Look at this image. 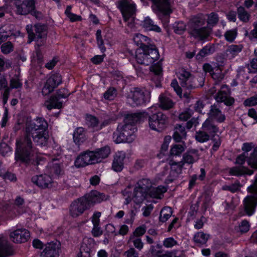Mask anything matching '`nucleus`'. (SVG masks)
Here are the masks:
<instances>
[{"label": "nucleus", "mask_w": 257, "mask_h": 257, "mask_svg": "<svg viewBox=\"0 0 257 257\" xmlns=\"http://www.w3.org/2000/svg\"><path fill=\"white\" fill-rule=\"evenodd\" d=\"M47 127V122L42 118L27 121L25 136L16 142L15 160L17 162L34 165L40 164L41 157L33 147L31 137L37 145L47 146L49 139Z\"/></svg>", "instance_id": "f257e3e1"}, {"label": "nucleus", "mask_w": 257, "mask_h": 257, "mask_svg": "<svg viewBox=\"0 0 257 257\" xmlns=\"http://www.w3.org/2000/svg\"><path fill=\"white\" fill-rule=\"evenodd\" d=\"M145 112H138L127 115L122 123L118 125L116 131L113 133V139L116 143H132L135 139L136 128L135 122L145 116Z\"/></svg>", "instance_id": "f03ea898"}, {"label": "nucleus", "mask_w": 257, "mask_h": 257, "mask_svg": "<svg viewBox=\"0 0 257 257\" xmlns=\"http://www.w3.org/2000/svg\"><path fill=\"white\" fill-rule=\"evenodd\" d=\"M110 153V149L108 146L98 148L94 151H87L81 153L75 161L77 168L84 167L87 165L99 163L107 158Z\"/></svg>", "instance_id": "7ed1b4c3"}, {"label": "nucleus", "mask_w": 257, "mask_h": 257, "mask_svg": "<svg viewBox=\"0 0 257 257\" xmlns=\"http://www.w3.org/2000/svg\"><path fill=\"white\" fill-rule=\"evenodd\" d=\"M151 186V182L148 179H143L138 181L134 192H132V188L127 187L123 191V195L125 197V204H129L133 201L136 204H141L149 196V189Z\"/></svg>", "instance_id": "20e7f679"}, {"label": "nucleus", "mask_w": 257, "mask_h": 257, "mask_svg": "<svg viewBox=\"0 0 257 257\" xmlns=\"http://www.w3.org/2000/svg\"><path fill=\"white\" fill-rule=\"evenodd\" d=\"M247 195L242 201L243 210L240 215L252 216L255 213L257 207V176L252 184L247 188Z\"/></svg>", "instance_id": "39448f33"}, {"label": "nucleus", "mask_w": 257, "mask_h": 257, "mask_svg": "<svg viewBox=\"0 0 257 257\" xmlns=\"http://www.w3.org/2000/svg\"><path fill=\"white\" fill-rule=\"evenodd\" d=\"M148 124L150 128L157 132L163 131L167 125V117L158 109L157 105L148 109Z\"/></svg>", "instance_id": "423d86ee"}, {"label": "nucleus", "mask_w": 257, "mask_h": 257, "mask_svg": "<svg viewBox=\"0 0 257 257\" xmlns=\"http://www.w3.org/2000/svg\"><path fill=\"white\" fill-rule=\"evenodd\" d=\"M205 18L199 15L193 18L188 23L189 33L195 38L203 40L207 38L211 32L210 28L202 27L205 24Z\"/></svg>", "instance_id": "0eeeda50"}, {"label": "nucleus", "mask_w": 257, "mask_h": 257, "mask_svg": "<svg viewBox=\"0 0 257 257\" xmlns=\"http://www.w3.org/2000/svg\"><path fill=\"white\" fill-rule=\"evenodd\" d=\"M158 50L154 46H143L137 49L136 58L138 63L149 65L159 58Z\"/></svg>", "instance_id": "6e6552de"}, {"label": "nucleus", "mask_w": 257, "mask_h": 257, "mask_svg": "<svg viewBox=\"0 0 257 257\" xmlns=\"http://www.w3.org/2000/svg\"><path fill=\"white\" fill-rule=\"evenodd\" d=\"M150 98L151 92L149 90L134 88L127 96V102L132 106L142 105L150 101Z\"/></svg>", "instance_id": "1a4fd4ad"}, {"label": "nucleus", "mask_w": 257, "mask_h": 257, "mask_svg": "<svg viewBox=\"0 0 257 257\" xmlns=\"http://www.w3.org/2000/svg\"><path fill=\"white\" fill-rule=\"evenodd\" d=\"M225 119V115L218 108L215 106H211L208 113V118L203 123L202 128L210 134L215 133L218 131V128L212 123V121L222 122Z\"/></svg>", "instance_id": "9d476101"}, {"label": "nucleus", "mask_w": 257, "mask_h": 257, "mask_svg": "<svg viewBox=\"0 0 257 257\" xmlns=\"http://www.w3.org/2000/svg\"><path fill=\"white\" fill-rule=\"evenodd\" d=\"M117 8L120 10L124 21L128 23V26L133 27L132 22L134 20V15L135 13V5L131 0H120L117 4Z\"/></svg>", "instance_id": "9b49d317"}, {"label": "nucleus", "mask_w": 257, "mask_h": 257, "mask_svg": "<svg viewBox=\"0 0 257 257\" xmlns=\"http://www.w3.org/2000/svg\"><path fill=\"white\" fill-rule=\"evenodd\" d=\"M183 163L174 162L171 164L170 170L165 169L164 172L159 175V179L165 183H169L174 180L179 174L181 172Z\"/></svg>", "instance_id": "f8f14e48"}, {"label": "nucleus", "mask_w": 257, "mask_h": 257, "mask_svg": "<svg viewBox=\"0 0 257 257\" xmlns=\"http://www.w3.org/2000/svg\"><path fill=\"white\" fill-rule=\"evenodd\" d=\"M26 30L29 35V43L35 39L37 42L39 43V40L41 39V42H44V38L47 35L46 27L42 25L37 24L35 26V34L33 30V27L31 25H28Z\"/></svg>", "instance_id": "ddd939ff"}, {"label": "nucleus", "mask_w": 257, "mask_h": 257, "mask_svg": "<svg viewBox=\"0 0 257 257\" xmlns=\"http://www.w3.org/2000/svg\"><path fill=\"white\" fill-rule=\"evenodd\" d=\"M70 94L66 89H60L57 92L56 96L51 97L45 102V105L49 110L53 108L60 109L62 107L63 102L60 101V99L66 98L69 96Z\"/></svg>", "instance_id": "4468645a"}, {"label": "nucleus", "mask_w": 257, "mask_h": 257, "mask_svg": "<svg viewBox=\"0 0 257 257\" xmlns=\"http://www.w3.org/2000/svg\"><path fill=\"white\" fill-rule=\"evenodd\" d=\"M153 10L155 13H161L164 15L165 21L163 22L165 27L167 26L169 22L168 14L171 12V9L169 0H152Z\"/></svg>", "instance_id": "2eb2a0df"}, {"label": "nucleus", "mask_w": 257, "mask_h": 257, "mask_svg": "<svg viewBox=\"0 0 257 257\" xmlns=\"http://www.w3.org/2000/svg\"><path fill=\"white\" fill-rule=\"evenodd\" d=\"M62 82L61 76L59 74H55L50 76L47 80L42 89V94L47 95L53 92L54 89Z\"/></svg>", "instance_id": "dca6fc26"}, {"label": "nucleus", "mask_w": 257, "mask_h": 257, "mask_svg": "<svg viewBox=\"0 0 257 257\" xmlns=\"http://www.w3.org/2000/svg\"><path fill=\"white\" fill-rule=\"evenodd\" d=\"M89 207L85 198H80L74 201L70 207V213L73 217H78L83 213V212Z\"/></svg>", "instance_id": "f3484780"}, {"label": "nucleus", "mask_w": 257, "mask_h": 257, "mask_svg": "<svg viewBox=\"0 0 257 257\" xmlns=\"http://www.w3.org/2000/svg\"><path fill=\"white\" fill-rule=\"evenodd\" d=\"M11 239L15 243H23L26 242L30 237V232L24 228L14 230L10 233Z\"/></svg>", "instance_id": "a211bd4d"}, {"label": "nucleus", "mask_w": 257, "mask_h": 257, "mask_svg": "<svg viewBox=\"0 0 257 257\" xmlns=\"http://www.w3.org/2000/svg\"><path fill=\"white\" fill-rule=\"evenodd\" d=\"M82 198H85L89 208L107 199V197L104 194L96 190L92 191Z\"/></svg>", "instance_id": "6ab92c4d"}, {"label": "nucleus", "mask_w": 257, "mask_h": 257, "mask_svg": "<svg viewBox=\"0 0 257 257\" xmlns=\"http://www.w3.org/2000/svg\"><path fill=\"white\" fill-rule=\"evenodd\" d=\"M60 249V242L56 241L48 243L45 245L41 257H58Z\"/></svg>", "instance_id": "aec40b11"}, {"label": "nucleus", "mask_w": 257, "mask_h": 257, "mask_svg": "<svg viewBox=\"0 0 257 257\" xmlns=\"http://www.w3.org/2000/svg\"><path fill=\"white\" fill-rule=\"evenodd\" d=\"M32 180L34 184L42 188L51 187L53 183L52 177L46 174L34 176Z\"/></svg>", "instance_id": "412c9836"}, {"label": "nucleus", "mask_w": 257, "mask_h": 257, "mask_svg": "<svg viewBox=\"0 0 257 257\" xmlns=\"http://www.w3.org/2000/svg\"><path fill=\"white\" fill-rule=\"evenodd\" d=\"M34 0H25L22 3H17V13L20 15H27L35 9Z\"/></svg>", "instance_id": "4be33fe9"}, {"label": "nucleus", "mask_w": 257, "mask_h": 257, "mask_svg": "<svg viewBox=\"0 0 257 257\" xmlns=\"http://www.w3.org/2000/svg\"><path fill=\"white\" fill-rule=\"evenodd\" d=\"M86 123L89 129L95 132L102 129L104 126L108 124V122L105 120L100 123L96 117L92 115H87Z\"/></svg>", "instance_id": "5701e85b"}, {"label": "nucleus", "mask_w": 257, "mask_h": 257, "mask_svg": "<svg viewBox=\"0 0 257 257\" xmlns=\"http://www.w3.org/2000/svg\"><path fill=\"white\" fill-rule=\"evenodd\" d=\"M229 90L228 87L226 85H223L215 98L217 102H223L227 105H231L234 102V99L229 97Z\"/></svg>", "instance_id": "b1692460"}, {"label": "nucleus", "mask_w": 257, "mask_h": 257, "mask_svg": "<svg viewBox=\"0 0 257 257\" xmlns=\"http://www.w3.org/2000/svg\"><path fill=\"white\" fill-rule=\"evenodd\" d=\"M177 75L182 87L188 88L193 87L192 78L188 71L181 69L178 71Z\"/></svg>", "instance_id": "393cba45"}, {"label": "nucleus", "mask_w": 257, "mask_h": 257, "mask_svg": "<svg viewBox=\"0 0 257 257\" xmlns=\"http://www.w3.org/2000/svg\"><path fill=\"white\" fill-rule=\"evenodd\" d=\"M199 158V155L196 150H191L186 152L183 157L182 163L188 164H192Z\"/></svg>", "instance_id": "a878e982"}, {"label": "nucleus", "mask_w": 257, "mask_h": 257, "mask_svg": "<svg viewBox=\"0 0 257 257\" xmlns=\"http://www.w3.org/2000/svg\"><path fill=\"white\" fill-rule=\"evenodd\" d=\"M167 188L164 186H159L157 188L152 187V184L149 189V196L155 198H161L163 194L166 192Z\"/></svg>", "instance_id": "bb28decb"}, {"label": "nucleus", "mask_w": 257, "mask_h": 257, "mask_svg": "<svg viewBox=\"0 0 257 257\" xmlns=\"http://www.w3.org/2000/svg\"><path fill=\"white\" fill-rule=\"evenodd\" d=\"M141 25L143 27L148 31H153L156 32L160 33L161 32V29L149 17H146L144 21L142 22Z\"/></svg>", "instance_id": "cd10ccee"}, {"label": "nucleus", "mask_w": 257, "mask_h": 257, "mask_svg": "<svg viewBox=\"0 0 257 257\" xmlns=\"http://www.w3.org/2000/svg\"><path fill=\"white\" fill-rule=\"evenodd\" d=\"M186 134L184 126L180 124H176L173 135V139L176 142H180L185 138Z\"/></svg>", "instance_id": "c85d7f7f"}, {"label": "nucleus", "mask_w": 257, "mask_h": 257, "mask_svg": "<svg viewBox=\"0 0 257 257\" xmlns=\"http://www.w3.org/2000/svg\"><path fill=\"white\" fill-rule=\"evenodd\" d=\"M125 158L124 153H121L119 155H116L114 157L112 167L114 171L120 172L122 170L123 167V160Z\"/></svg>", "instance_id": "c756f323"}, {"label": "nucleus", "mask_w": 257, "mask_h": 257, "mask_svg": "<svg viewBox=\"0 0 257 257\" xmlns=\"http://www.w3.org/2000/svg\"><path fill=\"white\" fill-rule=\"evenodd\" d=\"M86 139L84 130L82 127L77 128L73 133V140L76 144L80 145Z\"/></svg>", "instance_id": "7c9ffc66"}, {"label": "nucleus", "mask_w": 257, "mask_h": 257, "mask_svg": "<svg viewBox=\"0 0 257 257\" xmlns=\"http://www.w3.org/2000/svg\"><path fill=\"white\" fill-rule=\"evenodd\" d=\"M159 99L160 106L163 109H169L174 105L172 100L164 94H161Z\"/></svg>", "instance_id": "2f4dec72"}, {"label": "nucleus", "mask_w": 257, "mask_h": 257, "mask_svg": "<svg viewBox=\"0 0 257 257\" xmlns=\"http://www.w3.org/2000/svg\"><path fill=\"white\" fill-rule=\"evenodd\" d=\"M53 162L49 164L48 169L53 175L58 176L62 172L61 168L58 163V159H53Z\"/></svg>", "instance_id": "473e14b6"}, {"label": "nucleus", "mask_w": 257, "mask_h": 257, "mask_svg": "<svg viewBox=\"0 0 257 257\" xmlns=\"http://www.w3.org/2000/svg\"><path fill=\"white\" fill-rule=\"evenodd\" d=\"M229 173L231 175L238 176L243 174L251 175L253 172L242 167H234L230 169Z\"/></svg>", "instance_id": "72a5a7b5"}, {"label": "nucleus", "mask_w": 257, "mask_h": 257, "mask_svg": "<svg viewBox=\"0 0 257 257\" xmlns=\"http://www.w3.org/2000/svg\"><path fill=\"white\" fill-rule=\"evenodd\" d=\"M133 40L137 45H140L141 47L146 46L145 43L149 44L150 41L147 37L140 34H136Z\"/></svg>", "instance_id": "f704fd0d"}, {"label": "nucleus", "mask_w": 257, "mask_h": 257, "mask_svg": "<svg viewBox=\"0 0 257 257\" xmlns=\"http://www.w3.org/2000/svg\"><path fill=\"white\" fill-rule=\"evenodd\" d=\"M13 249L12 246L8 244H0V257H6L12 255Z\"/></svg>", "instance_id": "c9c22d12"}, {"label": "nucleus", "mask_w": 257, "mask_h": 257, "mask_svg": "<svg viewBox=\"0 0 257 257\" xmlns=\"http://www.w3.org/2000/svg\"><path fill=\"white\" fill-rule=\"evenodd\" d=\"M87 239L83 240L80 248V255L79 257H90V247L87 245Z\"/></svg>", "instance_id": "e433bc0d"}, {"label": "nucleus", "mask_w": 257, "mask_h": 257, "mask_svg": "<svg viewBox=\"0 0 257 257\" xmlns=\"http://www.w3.org/2000/svg\"><path fill=\"white\" fill-rule=\"evenodd\" d=\"M197 132L195 136L196 141L200 143H204L207 141L209 138V135H212L214 133L210 134L208 132L204 131Z\"/></svg>", "instance_id": "4c0bfd02"}, {"label": "nucleus", "mask_w": 257, "mask_h": 257, "mask_svg": "<svg viewBox=\"0 0 257 257\" xmlns=\"http://www.w3.org/2000/svg\"><path fill=\"white\" fill-rule=\"evenodd\" d=\"M247 164L251 167L257 169V147H255L247 160Z\"/></svg>", "instance_id": "58836bf2"}, {"label": "nucleus", "mask_w": 257, "mask_h": 257, "mask_svg": "<svg viewBox=\"0 0 257 257\" xmlns=\"http://www.w3.org/2000/svg\"><path fill=\"white\" fill-rule=\"evenodd\" d=\"M209 238V235L202 232H198L194 236V240L199 244H204Z\"/></svg>", "instance_id": "ea45409f"}, {"label": "nucleus", "mask_w": 257, "mask_h": 257, "mask_svg": "<svg viewBox=\"0 0 257 257\" xmlns=\"http://www.w3.org/2000/svg\"><path fill=\"white\" fill-rule=\"evenodd\" d=\"M242 49V46L241 45H231L228 46L226 53L227 55L234 57L241 52Z\"/></svg>", "instance_id": "a19ab883"}, {"label": "nucleus", "mask_w": 257, "mask_h": 257, "mask_svg": "<svg viewBox=\"0 0 257 257\" xmlns=\"http://www.w3.org/2000/svg\"><path fill=\"white\" fill-rule=\"evenodd\" d=\"M185 145L175 144L171 146L170 149V154L172 156H180L185 150Z\"/></svg>", "instance_id": "79ce46f5"}, {"label": "nucleus", "mask_w": 257, "mask_h": 257, "mask_svg": "<svg viewBox=\"0 0 257 257\" xmlns=\"http://www.w3.org/2000/svg\"><path fill=\"white\" fill-rule=\"evenodd\" d=\"M172 213V209L169 207L163 208L160 214V219L162 222L166 221L171 216Z\"/></svg>", "instance_id": "37998d69"}, {"label": "nucleus", "mask_w": 257, "mask_h": 257, "mask_svg": "<svg viewBox=\"0 0 257 257\" xmlns=\"http://www.w3.org/2000/svg\"><path fill=\"white\" fill-rule=\"evenodd\" d=\"M4 207L5 210L8 213V217L10 218H13L20 214V213L18 212V209L13 205H7Z\"/></svg>", "instance_id": "c03bdc74"}, {"label": "nucleus", "mask_w": 257, "mask_h": 257, "mask_svg": "<svg viewBox=\"0 0 257 257\" xmlns=\"http://www.w3.org/2000/svg\"><path fill=\"white\" fill-rule=\"evenodd\" d=\"M242 186V185H241L239 182L237 181L230 185H225L223 186L222 189L223 190L229 191L232 193H235L238 191Z\"/></svg>", "instance_id": "a18cd8bd"}, {"label": "nucleus", "mask_w": 257, "mask_h": 257, "mask_svg": "<svg viewBox=\"0 0 257 257\" xmlns=\"http://www.w3.org/2000/svg\"><path fill=\"white\" fill-rule=\"evenodd\" d=\"M211 75L212 78L216 81H219L223 78V75L219 67H215L213 68L212 72H211Z\"/></svg>", "instance_id": "49530a36"}, {"label": "nucleus", "mask_w": 257, "mask_h": 257, "mask_svg": "<svg viewBox=\"0 0 257 257\" xmlns=\"http://www.w3.org/2000/svg\"><path fill=\"white\" fill-rule=\"evenodd\" d=\"M237 11L238 18L241 21L244 22H247L248 21L249 15L247 13V12L244 10V9L243 7H239L238 8Z\"/></svg>", "instance_id": "de8ad7c7"}, {"label": "nucleus", "mask_w": 257, "mask_h": 257, "mask_svg": "<svg viewBox=\"0 0 257 257\" xmlns=\"http://www.w3.org/2000/svg\"><path fill=\"white\" fill-rule=\"evenodd\" d=\"M211 49L212 48L210 46H206L196 55V58L198 60L202 59L203 57L211 53Z\"/></svg>", "instance_id": "09e8293b"}, {"label": "nucleus", "mask_w": 257, "mask_h": 257, "mask_svg": "<svg viewBox=\"0 0 257 257\" xmlns=\"http://www.w3.org/2000/svg\"><path fill=\"white\" fill-rule=\"evenodd\" d=\"M96 37L98 47L100 49L101 52L104 53L106 49L104 47L103 41L102 39L101 31L100 30H98L96 31Z\"/></svg>", "instance_id": "8fccbe9b"}, {"label": "nucleus", "mask_w": 257, "mask_h": 257, "mask_svg": "<svg viewBox=\"0 0 257 257\" xmlns=\"http://www.w3.org/2000/svg\"><path fill=\"white\" fill-rule=\"evenodd\" d=\"M250 225L249 222L246 220H242L238 225V231L242 233H245L249 230Z\"/></svg>", "instance_id": "3c124183"}, {"label": "nucleus", "mask_w": 257, "mask_h": 257, "mask_svg": "<svg viewBox=\"0 0 257 257\" xmlns=\"http://www.w3.org/2000/svg\"><path fill=\"white\" fill-rule=\"evenodd\" d=\"M12 150L5 143H2L0 144V153L4 156H8L12 153Z\"/></svg>", "instance_id": "603ef678"}, {"label": "nucleus", "mask_w": 257, "mask_h": 257, "mask_svg": "<svg viewBox=\"0 0 257 257\" xmlns=\"http://www.w3.org/2000/svg\"><path fill=\"white\" fill-rule=\"evenodd\" d=\"M237 31L236 30H230L227 31L224 34L226 41L229 42H232L236 37Z\"/></svg>", "instance_id": "864d4df0"}, {"label": "nucleus", "mask_w": 257, "mask_h": 257, "mask_svg": "<svg viewBox=\"0 0 257 257\" xmlns=\"http://www.w3.org/2000/svg\"><path fill=\"white\" fill-rule=\"evenodd\" d=\"M116 95V90L114 88H110L104 93V98L105 99L113 100Z\"/></svg>", "instance_id": "5fc2aeb1"}, {"label": "nucleus", "mask_w": 257, "mask_h": 257, "mask_svg": "<svg viewBox=\"0 0 257 257\" xmlns=\"http://www.w3.org/2000/svg\"><path fill=\"white\" fill-rule=\"evenodd\" d=\"M186 29V25L183 22L176 23L174 26V32L178 34H181Z\"/></svg>", "instance_id": "6e6d98bb"}, {"label": "nucleus", "mask_w": 257, "mask_h": 257, "mask_svg": "<svg viewBox=\"0 0 257 257\" xmlns=\"http://www.w3.org/2000/svg\"><path fill=\"white\" fill-rule=\"evenodd\" d=\"M1 50L4 54H9L13 50V45L10 42H6L2 45Z\"/></svg>", "instance_id": "4d7b16f0"}, {"label": "nucleus", "mask_w": 257, "mask_h": 257, "mask_svg": "<svg viewBox=\"0 0 257 257\" xmlns=\"http://www.w3.org/2000/svg\"><path fill=\"white\" fill-rule=\"evenodd\" d=\"M218 21L217 14L212 13L208 16L207 23L209 26H214Z\"/></svg>", "instance_id": "13d9d810"}, {"label": "nucleus", "mask_w": 257, "mask_h": 257, "mask_svg": "<svg viewBox=\"0 0 257 257\" xmlns=\"http://www.w3.org/2000/svg\"><path fill=\"white\" fill-rule=\"evenodd\" d=\"M146 230L144 226H141L137 227L134 231L133 234L131 236V239H133L134 236L139 237L144 234Z\"/></svg>", "instance_id": "bf43d9fd"}, {"label": "nucleus", "mask_w": 257, "mask_h": 257, "mask_svg": "<svg viewBox=\"0 0 257 257\" xmlns=\"http://www.w3.org/2000/svg\"><path fill=\"white\" fill-rule=\"evenodd\" d=\"M101 215V213L100 212L95 211L93 213L91 217V222L93 225H100V217Z\"/></svg>", "instance_id": "052dcab7"}, {"label": "nucleus", "mask_w": 257, "mask_h": 257, "mask_svg": "<svg viewBox=\"0 0 257 257\" xmlns=\"http://www.w3.org/2000/svg\"><path fill=\"white\" fill-rule=\"evenodd\" d=\"M10 85L11 88H19L22 87V83L20 79L18 77H16L11 80Z\"/></svg>", "instance_id": "680f3d73"}, {"label": "nucleus", "mask_w": 257, "mask_h": 257, "mask_svg": "<svg viewBox=\"0 0 257 257\" xmlns=\"http://www.w3.org/2000/svg\"><path fill=\"white\" fill-rule=\"evenodd\" d=\"M91 233L94 237H98L103 234V230L99 225H93Z\"/></svg>", "instance_id": "e2e57ef3"}, {"label": "nucleus", "mask_w": 257, "mask_h": 257, "mask_svg": "<svg viewBox=\"0 0 257 257\" xmlns=\"http://www.w3.org/2000/svg\"><path fill=\"white\" fill-rule=\"evenodd\" d=\"M204 106L205 104L202 101L198 100L196 101V102L193 104L192 107L194 109L195 111H196L198 113H202V109H203Z\"/></svg>", "instance_id": "0e129e2a"}, {"label": "nucleus", "mask_w": 257, "mask_h": 257, "mask_svg": "<svg viewBox=\"0 0 257 257\" xmlns=\"http://www.w3.org/2000/svg\"><path fill=\"white\" fill-rule=\"evenodd\" d=\"M150 70L152 72H153L155 75L160 76L162 74V67L161 66L160 63H157L156 64L152 65L150 67Z\"/></svg>", "instance_id": "69168bd1"}, {"label": "nucleus", "mask_w": 257, "mask_h": 257, "mask_svg": "<svg viewBox=\"0 0 257 257\" xmlns=\"http://www.w3.org/2000/svg\"><path fill=\"white\" fill-rule=\"evenodd\" d=\"M246 106H253L257 104V95L246 99L243 103Z\"/></svg>", "instance_id": "338daca9"}, {"label": "nucleus", "mask_w": 257, "mask_h": 257, "mask_svg": "<svg viewBox=\"0 0 257 257\" xmlns=\"http://www.w3.org/2000/svg\"><path fill=\"white\" fill-rule=\"evenodd\" d=\"M177 244V241L172 237L166 238L163 241L164 245L167 248H170Z\"/></svg>", "instance_id": "774afa93"}]
</instances>
